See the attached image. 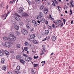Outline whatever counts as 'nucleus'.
I'll return each mask as SVG.
<instances>
[{
  "label": "nucleus",
  "mask_w": 74,
  "mask_h": 74,
  "mask_svg": "<svg viewBox=\"0 0 74 74\" xmlns=\"http://www.w3.org/2000/svg\"><path fill=\"white\" fill-rule=\"evenodd\" d=\"M8 42H6L5 43V45L8 48L11 47V45L13 44V42L11 40H9Z\"/></svg>",
  "instance_id": "f257e3e1"
},
{
  "label": "nucleus",
  "mask_w": 74,
  "mask_h": 74,
  "mask_svg": "<svg viewBox=\"0 0 74 74\" xmlns=\"http://www.w3.org/2000/svg\"><path fill=\"white\" fill-rule=\"evenodd\" d=\"M56 25L58 26H61V27H62L64 25L62 21L60 20H58L56 21Z\"/></svg>",
  "instance_id": "f03ea898"
},
{
  "label": "nucleus",
  "mask_w": 74,
  "mask_h": 74,
  "mask_svg": "<svg viewBox=\"0 0 74 74\" xmlns=\"http://www.w3.org/2000/svg\"><path fill=\"white\" fill-rule=\"evenodd\" d=\"M10 37H9V39L10 40L12 41H14L15 40H16V38L15 36L13 35L12 34H10L9 35Z\"/></svg>",
  "instance_id": "7ed1b4c3"
},
{
  "label": "nucleus",
  "mask_w": 74,
  "mask_h": 74,
  "mask_svg": "<svg viewBox=\"0 0 74 74\" xmlns=\"http://www.w3.org/2000/svg\"><path fill=\"white\" fill-rule=\"evenodd\" d=\"M23 10H24V8L23 7H20L19 8L18 11V12L19 14H20L21 15L23 12Z\"/></svg>",
  "instance_id": "20e7f679"
},
{
  "label": "nucleus",
  "mask_w": 74,
  "mask_h": 74,
  "mask_svg": "<svg viewBox=\"0 0 74 74\" xmlns=\"http://www.w3.org/2000/svg\"><path fill=\"white\" fill-rule=\"evenodd\" d=\"M21 31L23 34L24 35H27V33H28V32H27V31L25 29H21Z\"/></svg>",
  "instance_id": "39448f33"
},
{
  "label": "nucleus",
  "mask_w": 74,
  "mask_h": 74,
  "mask_svg": "<svg viewBox=\"0 0 74 74\" xmlns=\"http://www.w3.org/2000/svg\"><path fill=\"white\" fill-rule=\"evenodd\" d=\"M4 51L2 49L0 51V56H4Z\"/></svg>",
  "instance_id": "423d86ee"
},
{
  "label": "nucleus",
  "mask_w": 74,
  "mask_h": 74,
  "mask_svg": "<svg viewBox=\"0 0 74 74\" xmlns=\"http://www.w3.org/2000/svg\"><path fill=\"white\" fill-rule=\"evenodd\" d=\"M9 37H10V36H8V38L7 37H4L3 38V40L5 41H8L10 40L9 38Z\"/></svg>",
  "instance_id": "0eeeda50"
},
{
  "label": "nucleus",
  "mask_w": 74,
  "mask_h": 74,
  "mask_svg": "<svg viewBox=\"0 0 74 74\" xmlns=\"http://www.w3.org/2000/svg\"><path fill=\"white\" fill-rule=\"evenodd\" d=\"M32 42L35 44H38V42L34 39L33 40Z\"/></svg>",
  "instance_id": "6e6552de"
},
{
  "label": "nucleus",
  "mask_w": 74,
  "mask_h": 74,
  "mask_svg": "<svg viewBox=\"0 0 74 74\" xmlns=\"http://www.w3.org/2000/svg\"><path fill=\"white\" fill-rule=\"evenodd\" d=\"M14 27L16 30H18L19 29V27L18 25H14Z\"/></svg>",
  "instance_id": "1a4fd4ad"
},
{
  "label": "nucleus",
  "mask_w": 74,
  "mask_h": 74,
  "mask_svg": "<svg viewBox=\"0 0 74 74\" xmlns=\"http://www.w3.org/2000/svg\"><path fill=\"white\" fill-rule=\"evenodd\" d=\"M35 38V35L34 34H32L30 36V38L31 39H34Z\"/></svg>",
  "instance_id": "9d476101"
},
{
  "label": "nucleus",
  "mask_w": 74,
  "mask_h": 74,
  "mask_svg": "<svg viewBox=\"0 0 74 74\" xmlns=\"http://www.w3.org/2000/svg\"><path fill=\"white\" fill-rule=\"evenodd\" d=\"M21 15L23 16H29V15L27 14L23 13L21 14Z\"/></svg>",
  "instance_id": "9b49d317"
},
{
  "label": "nucleus",
  "mask_w": 74,
  "mask_h": 74,
  "mask_svg": "<svg viewBox=\"0 0 74 74\" xmlns=\"http://www.w3.org/2000/svg\"><path fill=\"white\" fill-rule=\"evenodd\" d=\"M3 70H4V71H6L7 70V66L5 65L3 66Z\"/></svg>",
  "instance_id": "f8f14e48"
},
{
  "label": "nucleus",
  "mask_w": 74,
  "mask_h": 74,
  "mask_svg": "<svg viewBox=\"0 0 74 74\" xmlns=\"http://www.w3.org/2000/svg\"><path fill=\"white\" fill-rule=\"evenodd\" d=\"M51 39L53 41H55L56 39V37L55 36H53L52 37Z\"/></svg>",
  "instance_id": "ddd939ff"
},
{
  "label": "nucleus",
  "mask_w": 74,
  "mask_h": 74,
  "mask_svg": "<svg viewBox=\"0 0 74 74\" xmlns=\"http://www.w3.org/2000/svg\"><path fill=\"white\" fill-rule=\"evenodd\" d=\"M20 62H21V63H22V64H24L25 63V61L24 60H22V59L20 60Z\"/></svg>",
  "instance_id": "4468645a"
},
{
  "label": "nucleus",
  "mask_w": 74,
  "mask_h": 74,
  "mask_svg": "<svg viewBox=\"0 0 74 74\" xmlns=\"http://www.w3.org/2000/svg\"><path fill=\"white\" fill-rule=\"evenodd\" d=\"M1 62L2 64H4V62L5 61V59L4 58H1Z\"/></svg>",
  "instance_id": "2eb2a0df"
},
{
  "label": "nucleus",
  "mask_w": 74,
  "mask_h": 74,
  "mask_svg": "<svg viewBox=\"0 0 74 74\" xmlns=\"http://www.w3.org/2000/svg\"><path fill=\"white\" fill-rule=\"evenodd\" d=\"M73 1H71V2H70V3L71 4V5L70 6V7H74V5L73 4Z\"/></svg>",
  "instance_id": "dca6fc26"
},
{
  "label": "nucleus",
  "mask_w": 74,
  "mask_h": 74,
  "mask_svg": "<svg viewBox=\"0 0 74 74\" xmlns=\"http://www.w3.org/2000/svg\"><path fill=\"white\" fill-rule=\"evenodd\" d=\"M16 57L17 60H20V59H21V57L19 56H16Z\"/></svg>",
  "instance_id": "f3484780"
},
{
  "label": "nucleus",
  "mask_w": 74,
  "mask_h": 74,
  "mask_svg": "<svg viewBox=\"0 0 74 74\" xmlns=\"http://www.w3.org/2000/svg\"><path fill=\"white\" fill-rule=\"evenodd\" d=\"M10 12H7L5 18L4 19V20H5V19H6V18H7V16H8V15L10 13Z\"/></svg>",
  "instance_id": "a211bd4d"
},
{
  "label": "nucleus",
  "mask_w": 74,
  "mask_h": 74,
  "mask_svg": "<svg viewBox=\"0 0 74 74\" xmlns=\"http://www.w3.org/2000/svg\"><path fill=\"white\" fill-rule=\"evenodd\" d=\"M5 54L6 55H8L10 54V53H9V52L7 50H5Z\"/></svg>",
  "instance_id": "6ab92c4d"
},
{
  "label": "nucleus",
  "mask_w": 74,
  "mask_h": 74,
  "mask_svg": "<svg viewBox=\"0 0 74 74\" xmlns=\"http://www.w3.org/2000/svg\"><path fill=\"white\" fill-rule=\"evenodd\" d=\"M46 21L45 19H42V20L40 21V22L42 23H44Z\"/></svg>",
  "instance_id": "aec40b11"
},
{
  "label": "nucleus",
  "mask_w": 74,
  "mask_h": 74,
  "mask_svg": "<svg viewBox=\"0 0 74 74\" xmlns=\"http://www.w3.org/2000/svg\"><path fill=\"white\" fill-rule=\"evenodd\" d=\"M27 27L28 29H29L30 27V24L29 23H28L27 24Z\"/></svg>",
  "instance_id": "412c9836"
},
{
  "label": "nucleus",
  "mask_w": 74,
  "mask_h": 74,
  "mask_svg": "<svg viewBox=\"0 0 74 74\" xmlns=\"http://www.w3.org/2000/svg\"><path fill=\"white\" fill-rule=\"evenodd\" d=\"M24 44L25 45V46H26L27 47L29 45V42H25V43Z\"/></svg>",
  "instance_id": "4be33fe9"
},
{
  "label": "nucleus",
  "mask_w": 74,
  "mask_h": 74,
  "mask_svg": "<svg viewBox=\"0 0 74 74\" xmlns=\"http://www.w3.org/2000/svg\"><path fill=\"white\" fill-rule=\"evenodd\" d=\"M16 19L17 21H21V19H20V18L19 17H17L15 18Z\"/></svg>",
  "instance_id": "5701e85b"
},
{
  "label": "nucleus",
  "mask_w": 74,
  "mask_h": 74,
  "mask_svg": "<svg viewBox=\"0 0 74 74\" xmlns=\"http://www.w3.org/2000/svg\"><path fill=\"white\" fill-rule=\"evenodd\" d=\"M16 48H21V45L19 44H16Z\"/></svg>",
  "instance_id": "b1692460"
},
{
  "label": "nucleus",
  "mask_w": 74,
  "mask_h": 74,
  "mask_svg": "<svg viewBox=\"0 0 74 74\" xmlns=\"http://www.w3.org/2000/svg\"><path fill=\"white\" fill-rule=\"evenodd\" d=\"M49 32V31L48 30H46L45 31V34H48Z\"/></svg>",
  "instance_id": "393cba45"
},
{
  "label": "nucleus",
  "mask_w": 74,
  "mask_h": 74,
  "mask_svg": "<svg viewBox=\"0 0 74 74\" xmlns=\"http://www.w3.org/2000/svg\"><path fill=\"white\" fill-rule=\"evenodd\" d=\"M13 73H14V74H18L19 73V72L17 71H13Z\"/></svg>",
  "instance_id": "a878e982"
},
{
  "label": "nucleus",
  "mask_w": 74,
  "mask_h": 74,
  "mask_svg": "<svg viewBox=\"0 0 74 74\" xmlns=\"http://www.w3.org/2000/svg\"><path fill=\"white\" fill-rule=\"evenodd\" d=\"M36 1L38 4H40L41 2L40 0H36Z\"/></svg>",
  "instance_id": "bb28decb"
},
{
  "label": "nucleus",
  "mask_w": 74,
  "mask_h": 74,
  "mask_svg": "<svg viewBox=\"0 0 74 74\" xmlns=\"http://www.w3.org/2000/svg\"><path fill=\"white\" fill-rule=\"evenodd\" d=\"M70 15H72V14H73V11H72V10L71 9L70 10Z\"/></svg>",
  "instance_id": "cd10ccee"
},
{
  "label": "nucleus",
  "mask_w": 74,
  "mask_h": 74,
  "mask_svg": "<svg viewBox=\"0 0 74 74\" xmlns=\"http://www.w3.org/2000/svg\"><path fill=\"white\" fill-rule=\"evenodd\" d=\"M27 58H28V59H29V60H28V62H30V61H31V60H32V58L30 57H27Z\"/></svg>",
  "instance_id": "c85d7f7f"
},
{
  "label": "nucleus",
  "mask_w": 74,
  "mask_h": 74,
  "mask_svg": "<svg viewBox=\"0 0 74 74\" xmlns=\"http://www.w3.org/2000/svg\"><path fill=\"white\" fill-rule=\"evenodd\" d=\"M45 46L44 45H42V47H43V51L44 52H46V50L45 49Z\"/></svg>",
  "instance_id": "c756f323"
},
{
  "label": "nucleus",
  "mask_w": 74,
  "mask_h": 74,
  "mask_svg": "<svg viewBox=\"0 0 74 74\" xmlns=\"http://www.w3.org/2000/svg\"><path fill=\"white\" fill-rule=\"evenodd\" d=\"M16 70L18 71L20 70V66H18L16 68Z\"/></svg>",
  "instance_id": "7c9ffc66"
},
{
  "label": "nucleus",
  "mask_w": 74,
  "mask_h": 74,
  "mask_svg": "<svg viewBox=\"0 0 74 74\" xmlns=\"http://www.w3.org/2000/svg\"><path fill=\"white\" fill-rule=\"evenodd\" d=\"M41 17H42L41 16L39 15L37 16V19H40Z\"/></svg>",
  "instance_id": "2f4dec72"
},
{
  "label": "nucleus",
  "mask_w": 74,
  "mask_h": 74,
  "mask_svg": "<svg viewBox=\"0 0 74 74\" xmlns=\"http://www.w3.org/2000/svg\"><path fill=\"white\" fill-rule=\"evenodd\" d=\"M39 15L42 17L43 15V14L42 12H40L39 13Z\"/></svg>",
  "instance_id": "473e14b6"
},
{
  "label": "nucleus",
  "mask_w": 74,
  "mask_h": 74,
  "mask_svg": "<svg viewBox=\"0 0 74 74\" xmlns=\"http://www.w3.org/2000/svg\"><path fill=\"white\" fill-rule=\"evenodd\" d=\"M57 8H58V10H59V11H60V10H61V7L59 6L57 7Z\"/></svg>",
  "instance_id": "72a5a7b5"
},
{
  "label": "nucleus",
  "mask_w": 74,
  "mask_h": 74,
  "mask_svg": "<svg viewBox=\"0 0 74 74\" xmlns=\"http://www.w3.org/2000/svg\"><path fill=\"white\" fill-rule=\"evenodd\" d=\"M34 28H31L30 29V32H34Z\"/></svg>",
  "instance_id": "f704fd0d"
},
{
  "label": "nucleus",
  "mask_w": 74,
  "mask_h": 74,
  "mask_svg": "<svg viewBox=\"0 0 74 74\" xmlns=\"http://www.w3.org/2000/svg\"><path fill=\"white\" fill-rule=\"evenodd\" d=\"M19 25L20 26H23V23L22 22L19 23Z\"/></svg>",
  "instance_id": "c9c22d12"
},
{
  "label": "nucleus",
  "mask_w": 74,
  "mask_h": 74,
  "mask_svg": "<svg viewBox=\"0 0 74 74\" xmlns=\"http://www.w3.org/2000/svg\"><path fill=\"white\" fill-rule=\"evenodd\" d=\"M15 33L17 35H19V32L17 31L15 32Z\"/></svg>",
  "instance_id": "e433bc0d"
},
{
  "label": "nucleus",
  "mask_w": 74,
  "mask_h": 74,
  "mask_svg": "<svg viewBox=\"0 0 74 74\" xmlns=\"http://www.w3.org/2000/svg\"><path fill=\"white\" fill-rule=\"evenodd\" d=\"M49 16L50 17V18L52 19V20H53V21L54 20V19L53 18H52V16H51V14H49Z\"/></svg>",
  "instance_id": "4c0bfd02"
},
{
  "label": "nucleus",
  "mask_w": 74,
  "mask_h": 74,
  "mask_svg": "<svg viewBox=\"0 0 74 74\" xmlns=\"http://www.w3.org/2000/svg\"><path fill=\"white\" fill-rule=\"evenodd\" d=\"M44 8V6L43 5H41L40 6V9L42 10H43V9Z\"/></svg>",
  "instance_id": "58836bf2"
},
{
  "label": "nucleus",
  "mask_w": 74,
  "mask_h": 74,
  "mask_svg": "<svg viewBox=\"0 0 74 74\" xmlns=\"http://www.w3.org/2000/svg\"><path fill=\"white\" fill-rule=\"evenodd\" d=\"M31 71L32 72V74H34L35 73H36V72H34V71L33 70H31Z\"/></svg>",
  "instance_id": "ea45409f"
},
{
  "label": "nucleus",
  "mask_w": 74,
  "mask_h": 74,
  "mask_svg": "<svg viewBox=\"0 0 74 74\" xmlns=\"http://www.w3.org/2000/svg\"><path fill=\"white\" fill-rule=\"evenodd\" d=\"M27 1L28 2L29 4L30 5V3H31V2L29 1V0H27Z\"/></svg>",
  "instance_id": "a19ab883"
},
{
  "label": "nucleus",
  "mask_w": 74,
  "mask_h": 74,
  "mask_svg": "<svg viewBox=\"0 0 74 74\" xmlns=\"http://www.w3.org/2000/svg\"><path fill=\"white\" fill-rule=\"evenodd\" d=\"M25 60L26 61V62H28V58L27 57H25Z\"/></svg>",
  "instance_id": "79ce46f5"
},
{
  "label": "nucleus",
  "mask_w": 74,
  "mask_h": 74,
  "mask_svg": "<svg viewBox=\"0 0 74 74\" xmlns=\"http://www.w3.org/2000/svg\"><path fill=\"white\" fill-rule=\"evenodd\" d=\"M41 34L43 36H45V32H42Z\"/></svg>",
  "instance_id": "37998d69"
},
{
  "label": "nucleus",
  "mask_w": 74,
  "mask_h": 74,
  "mask_svg": "<svg viewBox=\"0 0 74 74\" xmlns=\"http://www.w3.org/2000/svg\"><path fill=\"white\" fill-rule=\"evenodd\" d=\"M52 27L54 28H55V27H56V26H55V25H54V24H53Z\"/></svg>",
  "instance_id": "c03bdc74"
},
{
  "label": "nucleus",
  "mask_w": 74,
  "mask_h": 74,
  "mask_svg": "<svg viewBox=\"0 0 74 74\" xmlns=\"http://www.w3.org/2000/svg\"><path fill=\"white\" fill-rule=\"evenodd\" d=\"M15 15H16V16H18L19 17H21V16L20 15H19L18 14L16 13L15 14Z\"/></svg>",
  "instance_id": "a18cd8bd"
},
{
  "label": "nucleus",
  "mask_w": 74,
  "mask_h": 74,
  "mask_svg": "<svg viewBox=\"0 0 74 74\" xmlns=\"http://www.w3.org/2000/svg\"><path fill=\"white\" fill-rule=\"evenodd\" d=\"M42 53L40 54V56H41V55H44V53L42 51Z\"/></svg>",
  "instance_id": "49530a36"
},
{
  "label": "nucleus",
  "mask_w": 74,
  "mask_h": 74,
  "mask_svg": "<svg viewBox=\"0 0 74 74\" xmlns=\"http://www.w3.org/2000/svg\"><path fill=\"white\" fill-rule=\"evenodd\" d=\"M24 49L25 51H27V47H25Z\"/></svg>",
  "instance_id": "de8ad7c7"
},
{
  "label": "nucleus",
  "mask_w": 74,
  "mask_h": 74,
  "mask_svg": "<svg viewBox=\"0 0 74 74\" xmlns=\"http://www.w3.org/2000/svg\"><path fill=\"white\" fill-rule=\"evenodd\" d=\"M63 22H64V24H65V23H66V19H63Z\"/></svg>",
  "instance_id": "09e8293b"
},
{
  "label": "nucleus",
  "mask_w": 74,
  "mask_h": 74,
  "mask_svg": "<svg viewBox=\"0 0 74 74\" xmlns=\"http://www.w3.org/2000/svg\"><path fill=\"white\" fill-rule=\"evenodd\" d=\"M44 12H45V14H47V13L48 12V11L46 10L44 11Z\"/></svg>",
  "instance_id": "8fccbe9b"
},
{
  "label": "nucleus",
  "mask_w": 74,
  "mask_h": 74,
  "mask_svg": "<svg viewBox=\"0 0 74 74\" xmlns=\"http://www.w3.org/2000/svg\"><path fill=\"white\" fill-rule=\"evenodd\" d=\"M53 3L52 4V5H53V6H56L55 3H54V1H53Z\"/></svg>",
  "instance_id": "3c124183"
},
{
  "label": "nucleus",
  "mask_w": 74,
  "mask_h": 74,
  "mask_svg": "<svg viewBox=\"0 0 74 74\" xmlns=\"http://www.w3.org/2000/svg\"><path fill=\"white\" fill-rule=\"evenodd\" d=\"M32 23L34 24L36 23V21L35 20L32 21Z\"/></svg>",
  "instance_id": "603ef678"
},
{
  "label": "nucleus",
  "mask_w": 74,
  "mask_h": 74,
  "mask_svg": "<svg viewBox=\"0 0 74 74\" xmlns=\"http://www.w3.org/2000/svg\"><path fill=\"white\" fill-rule=\"evenodd\" d=\"M5 15H6V13H5V14H3L2 16L3 17H5Z\"/></svg>",
  "instance_id": "864d4df0"
},
{
  "label": "nucleus",
  "mask_w": 74,
  "mask_h": 74,
  "mask_svg": "<svg viewBox=\"0 0 74 74\" xmlns=\"http://www.w3.org/2000/svg\"><path fill=\"white\" fill-rule=\"evenodd\" d=\"M24 56H25V58H27V55L26 54H23Z\"/></svg>",
  "instance_id": "5fc2aeb1"
},
{
  "label": "nucleus",
  "mask_w": 74,
  "mask_h": 74,
  "mask_svg": "<svg viewBox=\"0 0 74 74\" xmlns=\"http://www.w3.org/2000/svg\"><path fill=\"white\" fill-rule=\"evenodd\" d=\"M34 66L35 67H37V66H38V64H34Z\"/></svg>",
  "instance_id": "6e6d98bb"
},
{
  "label": "nucleus",
  "mask_w": 74,
  "mask_h": 74,
  "mask_svg": "<svg viewBox=\"0 0 74 74\" xmlns=\"http://www.w3.org/2000/svg\"><path fill=\"white\" fill-rule=\"evenodd\" d=\"M54 1L55 2V3L57 4H58V2H57L56 0H54Z\"/></svg>",
  "instance_id": "4d7b16f0"
},
{
  "label": "nucleus",
  "mask_w": 74,
  "mask_h": 74,
  "mask_svg": "<svg viewBox=\"0 0 74 74\" xmlns=\"http://www.w3.org/2000/svg\"><path fill=\"white\" fill-rule=\"evenodd\" d=\"M34 59H38V56H36V57H34Z\"/></svg>",
  "instance_id": "13d9d810"
},
{
  "label": "nucleus",
  "mask_w": 74,
  "mask_h": 74,
  "mask_svg": "<svg viewBox=\"0 0 74 74\" xmlns=\"http://www.w3.org/2000/svg\"><path fill=\"white\" fill-rule=\"evenodd\" d=\"M41 63H43L45 64V61H43L41 62Z\"/></svg>",
  "instance_id": "bf43d9fd"
},
{
  "label": "nucleus",
  "mask_w": 74,
  "mask_h": 74,
  "mask_svg": "<svg viewBox=\"0 0 74 74\" xmlns=\"http://www.w3.org/2000/svg\"><path fill=\"white\" fill-rule=\"evenodd\" d=\"M8 74H12V72L10 71L8 73Z\"/></svg>",
  "instance_id": "052dcab7"
},
{
  "label": "nucleus",
  "mask_w": 74,
  "mask_h": 74,
  "mask_svg": "<svg viewBox=\"0 0 74 74\" xmlns=\"http://www.w3.org/2000/svg\"><path fill=\"white\" fill-rule=\"evenodd\" d=\"M34 25L35 26H37V23L36 22L35 23H34Z\"/></svg>",
  "instance_id": "680f3d73"
},
{
  "label": "nucleus",
  "mask_w": 74,
  "mask_h": 74,
  "mask_svg": "<svg viewBox=\"0 0 74 74\" xmlns=\"http://www.w3.org/2000/svg\"><path fill=\"white\" fill-rule=\"evenodd\" d=\"M45 10L48 11V9H47L45 8L44 10V11H45Z\"/></svg>",
  "instance_id": "e2e57ef3"
},
{
  "label": "nucleus",
  "mask_w": 74,
  "mask_h": 74,
  "mask_svg": "<svg viewBox=\"0 0 74 74\" xmlns=\"http://www.w3.org/2000/svg\"><path fill=\"white\" fill-rule=\"evenodd\" d=\"M38 37L39 38H41V36H38Z\"/></svg>",
  "instance_id": "0e129e2a"
},
{
  "label": "nucleus",
  "mask_w": 74,
  "mask_h": 74,
  "mask_svg": "<svg viewBox=\"0 0 74 74\" xmlns=\"http://www.w3.org/2000/svg\"><path fill=\"white\" fill-rule=\"evenodd\" d=\"M9 3H10V4H11L12 3V4H13V3H12V1H10V2H9Z\"/></svg>",
  "instance_id": "69168bd1"
},
{
  "label": "nucleus",
  "mask_w": 74,
  "mask_h": 74,
  "mask_svg": "<svg viewBox=\"0 0 74 74\" xmlns=\"http://www.w3.org/2000/svg\"><path fill=\"white\" fill-rule=\"evenodd\" d=\"M46 25H48V21H46Z\"/></svg>",
  "instance_id": "338daca9"
},
{
  "label": "nucleus",
  "mask_w": 74,
  "mask_h": 74,
  "mask_svg": "<svg viewBox=\"0 0 74 74\" xmlns=\"http://www.w3.org/2000/svg\"><path fill=\"white\" fill-rule=\"evenodd\" d=\"M11 53H14V52L13 51H11Z\"/></svg>",
  "instance_id": "774afa93"
}]
</instances>
